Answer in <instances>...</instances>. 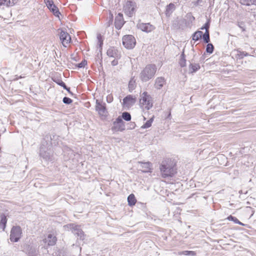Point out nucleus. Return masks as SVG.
<instances>
[{
	"instance_id": "11",
	"label": "nucleus",
	"mask_w": 256,
	"mask_h": 256,
	"mask_svg": "<svg viewBox=\"0 0 256 256\" xmlns=\"http://www.w3.org/2000/svg\"><path fill=\"white\" fill-rule=\"evenodd\" d=\"M136 100L135 96L128 95L123 99L122 105L125 108H130L135 104Z\"/></svg>"
},
{
	"instance_id": "28",
	"label": "nucleus",
	"mask_w": 256,
	"mask_h": 256,
	"mask_svg": "<svg viewBox=\"0 0 256 256\" xmlns=\"http://www.w3.org/2000/svg\"><path fill=\"white\" fill-rule=\"evenodd\" d=\"M136 86V80L134 78H132L130 80L128 83V88L130 91L134 90Z\"/></svg>"
},
{
	"instance_id": "9",
	"label": "nucleus",
	"mask_w": 256,
	"mask_h": 256,
	"mask_svg": "<svg viewBox=\"0 0 256 256\" xmlns=\"http://www.w3.org/2000/svg\"><path fill=\"white\" fill-rule=\"evenodd\" d=\"M136 4L130 1L127 2L124 6V11L128 16H130L134 12Z\"/></svg>"
},
{
	"instance_id": "10",
	"label": "nucleus",
	"mask_w": 256,
	"mask_h": 256,
	"mask_svg": "<svg viewBox=\"0 0 256 256\" xmlns=\"http://www.w3.org/2000/svg\"><path fill=\"white\" fill-rule=\"evenodd\" d=\"M60 38L62 45L64 47H66L67 45L71 42V37L70 34L62 30H60Z\"/></svg>"
},
{
	"instance_id": "31",
	"label": "nucleus",
	"mask_w": 256,
	"mask_h": 256,
	"mask_svg": "<svg viewBox=\"0 0 256 256\" xmlns=\"http://www.w3.org/2000/svg\"><path fill=\"white\" fill-rule=\"evenodd\" d=\"M122 119H124L126 121H130L131 120V116L128 112H124L120 116Z\"/></svg>"
},
{
	"instance_id": "14",
	"label": "nucleus",
	"mask_w": 256,
	"mask_h": 256,
	"mask_svg": "<svg viewBox=\"0 0 256 256\" xmlns=\"http://www.w3.org/2000/svg\"><path fill=\"white\" fill-rule=\"evenodd\" d=\"M72 233L77 237V241H82L85 238V234L82 230L78 226L75 229L74 231H72Z\"/></svg>"
},
{
	"instance_id": "23",
	"label": "nucleus",
	"mask_w": 256,
	"mask_h": 256,
	"mask_svg": "<svg viewBox=\"0 0 256 256\" xmlns=\"http://www.w3.org/2000/svg\"><path fill=\"white\" fill-rule=\"evenodd\" d=\"M15 2L14 0H0V6H11L14 5Z\"/></svg>"
},
{
	"instance_id": "33",
	"label": "nucleus",
	"mask_w": 256,
	"mask_h": 256,
	"mask_svg": "<svg viewBox=\"0 0 256 256\" xmlns=\"http://www.w3.org/2000/svg\"><path fill=\"white\" fill-rule=\"evenodd\" d=\"M214 51V46L212 44H208L206 48V52L207 53L211 54Z\"/></svg>"
},
{
	"instance_id": "7",
	"label": "nucleus",
	"mask_w": 256,
	"mask_h": 256,
	"mask_svg": "<svg viewBox=\"0 0 256 256\" xmlns=\"http://www.w3.org/2000/svg\"><path fill=\"white\" fill-rule=\"evenodd\" d=\"M138 167L142 173H151L152 172V164L150 162H138Z\"/></svg>"
},
{
	"instance_id": "36",
	"label": "nucleus",
	"mask_w": 256,
	"mask_h": 256,
	"mask_svg": "<svg viewBox=\"0 0 256 256\" xmlns=\"http://www.w3.org/2000/svg\"><path fill=\"white\" fill-rule=\"evenodd\" d=\"M227 219L228 220L233 221L235 224H236L237 222H238V218H235L234 216H228Z\"/></svg>"
},
{
	"instance_id": "4",
	"label": "nucleus",
	"mask_w": 256,
	"mask_h": 256,
	"mask_svg": "<svg viewBox=\"0 0 256 256\" xmlns=\"http://www.w3.org/2000/svg\"><path fill=\"white\" fill-rule=\"evenodd\" d=\"M126 130L124 122L120 116H118L112 122L111 130L113 133L124 132Z\"/></svg>"
},
{
	"instance_id": "12",
	"label": "nucleus",
	"mask_w": 256,
	"mask_h": 256,
	"mask_svg": "<svg viewBox=\"0 0 256 256\" xmlns=\"http://www.w3.org/2000/svg\"><path fill=\"white\" fill-rule=\"evenodd\" d=\"M96 110L101 117H106L107 115V111L106 107L102 104L98 100H96Z\"/></svg>"
},
{
	"instance_id": "27",
	"label": "nucleus",
	"mask_w": 256,
	"mask_h": 256,
	"mask_svg": "<svg viewBox=\"0 0 256 256\" xmlns=\"http://www.w3.org/2000/svg\"><path fill=\"white\" fill-rule=\"evenodd\" d=\"M175 6L173 4H170L166 6V14L167 16H170L172 12L174 10Z\"/></svg>"
},
{
	"instance_id": "3",
	"label": "nucleus",
	"mask_w": 256,
	"mask_h": 256,
	"mask_svg": "<svg viewBox=\"0 0 256 256\" xmlns=\"http://www.w3.org/2000/svg\"><path fill=\"white\" fill-rule=\"evenodd\" d=\"M156 72V68L152 65L147 66L140 74V78L144 82H146L152 78Z\"/></svg>"
},
{
	"instance_id": "34",
	"label": "nucleus",
	"mask_w": 256,
	"mask_h": 256,
	"mask_svg": "<svg viewBox=\"0 0 256 256\" xmlns=\"http://www.w3.org/2000/svg\"><path fill=\"white\" fill-rule=\"evenodd\" d=\"M87 64V62L86 60H83L80 63L78 64H76L79 68H84Z\"/></svg>"
},
{
	"instance_id": "32",
	"label": "nucleus",
	"mask_w": 256,
	"mask_h": 256,
	"mask_svg": "<svg viewBox=\"0 0 256 256\" xmlns=\"http://www.w3.org/2000/svg\"><path fill=\"white\" fill-rule=\"evenodd\" d=\"M202 38L206 43H208L210 42V36L208 31L206 30V32H205L204 34L202 36Z\"/></svg>"
},
{
	"instance_id": "19",
	"label": "nucleus",
	"mask_w": 256,
	"mask_h": 256,
	"mask_svg": "<svg viewBox=\"0 0 256 256\" xmlns=\"http://www.w3.org/2000/svg\"><path fill=\"white\" fill-rule=\"evenodd\" d=\"M0 228H1L2 230H4L7 222V218L4 215L0 216Z\"/></svg>"
},
{
	"instance_id": "15",
	"label": "nucleus",
	"mask_w": 256,
	"mask_h": 256,
	"mask_svg": "<svg viewBox=\"0 0 256 256\" xmlns=\"http://www.w3.org/2000/svg\"><path fill=\"white\" fill-rule=\"evenodd\" d=\"M107 54L109 57L114 58L116 59L120 58V54L118 50L114 48H110L107 51Z\"/></svg>"
},
{
	"instance_id": "29",
	"label": "nucleus",
	"mask_w": 256,
	"mask_h": 256,
	"mask_svg": "<svg viewBox=\"0 0 256 256\" xmlns=\"http://www.w3.org/2000/svg\"><path fill=\"white\" fill-rule=\"evenodd\" d=\"M179 255H185L188 256H195L196 252L194 251L184 250L178 253Z\"/></svg>"
},
{
	"instance_id": "35",
	"label": "nucleus",
	"mask_w": 256,
	"mask_h": 256,
	"mask_svg": "<svg viewBox=\"0 0 256 256\" xmlns=\"http://www.w3.org/2000/svg\"><path fill=\"white\" fill-rule=\"evenodd\" d=\"M106 102L108 103H110L113 100V96L112 94H108L106 98Z\"/></svg>"
},
{
	"instance_id": "42",
	"label": "nucleus",
	"mask_w": 256,
	"mask_h": 256,
	"mask_svg": "<svg viewBox=\"0 0 256 256\" xmlns=\"http://www.w3.org/2000/svg\"><path fill=\"white\" fill-rule=\"evenodd\" d=\"M61 86H62L65 89H66L68 91H69V88H67L66 87V84H64V83L63 82H61L60 84Z\"/></svg>"
},
{
	"instance_id": "18",
	"label": "nucleus",
	"mask_w": 256,
	"mask_h": 256,
	"mask_svg": "<svg viewBox=\"0 0 256 256\" xmlns=\"http://www.w3.org/2000/svg\"><path fill=\"white\" fill-rule=\"evenodd\" d=\"M128 204L129 206H134L135 205L136 202V200L134 194H130L127 198Z\"/></svg>"
},
{
	"instance_id": "43",
	"label": "nucleus",
	"mask_w": 256,
	"mask_h": 256,
	"mask_svg": "<svg viewBox=\"0 0 256 256\" xmlns=\"http://www.w3.org/2000/svg\"><path fill=\"white\" fill-rule=\"evenodd\" d=\"M236 224H240V225H242V226H244V224H242V222H240L239 220H238V222H237Z\"/></svg>"
},
{
	"instance_id": "1",
	"label": "nucleus",
	"mask_w": 256,
	"mask_h": 256,
	"mask_svg": "<svg viewBox=\"0 0 256 256\" xmlns=\"http://www.w3.org/2000/svg\"><path fill=\"white\" fill-rule=\"evenodd\" d=\"M160 170L164 178L172 176L176 173L175 164L170 159H166L162 162Z\"/></svg>"
},
{
	"instance_id": "16",
	"label": "nucleus",
	"mask_w": 256,
	"mask_h": 256,
	"mask_svg": "<svg viewBox=\"0 0 256 256\" xmlns=\"http://www.w3.org/2000/svg\"><path fill=\"white\" fill-rule=\"evenodd\" d=\"M166 84V80L162 77L157 78L155 80L154 88L157 90L161 89Z\"/></svg>"
},
{
	"instance_id": "40",
	"label": "nucleus",
	"mask_w": 256,
	"mask_h": 256,
	"mask_svg": "<svg viewBox=\"0 0 256 256\" xmlns=\"http://www.w3.org/2000/svg\"><path fill=\"white\" fill-rule=\"evenodd\" d=\"M97 39H98V42L100 44V46H101V45L102 44V36L100 34L98 35Z\"/></svg>"
},
{
	"instance_id": "8",
	"label": "nucleus",
	"mask_w": 256,
	"mask_h": 256,
	"mask_svg": "<svg viewBox=\"0 0 256 256\" xmlns=\"http://www.w3.org/2000/svg\"><path fill=\"white\" fill-rule=\"evenodd\" d=\"M42 240L46 245L53 246L56 244L57 238L54 233H49L45 236Z\"/></svg>"
},
{
	"instance_id": "2",
	"label": "nucleus",
	"mask_w": 256,
	"mask_h": 256,
	"mask_svg": "<svg viewBox=\"0 0 256 256\" xmlns=\"http://www.w3.org/2000/svg\"><path fill=\"white\" fill-rule=\"evenodd\" d=\"M138 106L142 112L148 110L153 107V101L152 96L146 92L140 94Z\"/></svg>"
},
{
	"instance_id": "20",
	"label": "nucleus",
	"mask_w": 256,
	"mask_h": 256,
	"mask_svg": "<svg viewBox=\"0 0 256 256\" xmlns=\"http://www.w3.org/2000/svg\"><path fill=\"white\" fill-rule=\"evenodd\" d=\"M50 8H48L50 12H52L53 14L56 17L59 18L60 15V12L58 8L54 4H52L50 5Z\"/></svg>"
},
{
	"instance_id": "6",
	"label": "nucleus",
	"mask_w": 256,
	"mask_h": 256,
	"mask_svg": "<svg viewBox=\"0 0 256 256\" xmlns=\"http://www.w3.org/2000/svg\"><path fill=\"white\" fill-rule=\"evenodd\" d=\"M122 44L128 50L132 49L136 46V40L132 35H126L122 38Z\"/></svg>"
},
{
	"instance_id": "5",
	"label": "nucleus",
	"mask_w": 256,
	"mask_h": 256,
	"mask_svg": "<svg viewBox=\"0 0 256 256\" xmlns=\"http://www.w3.org/2000/svg\"><path fill=\"white\" fill-rule=\"evenodd\" d=\"M22 230L20 226H13L10 230V239L12 242H18L22 238Z\"/></svg>"
},
{
	"instance_id": "21",
	"label": "nucleus",
	"mask_w": 256,
	"mask_h": 256,
	"mask_svg": "<svg viewBox=\"0 0 256 256\" xmlns=\"http://www.w3.org/2000/svg\"><path fill=\"white\" fill-rule=\"evenodd\" d=\"M78 226V225H76L74 224H70L64 226H63V228L65 231L71 230L72 232V231H74L75 229L77 228Z\"/></svg>"
},
{
	"instance_id": "39",
	"label": "nucleus",
	"mask_w": 256,
	"mask_h": 256,
	"mask_svg": "<svg viewBox=\"0 0 256 256\" xmlns=\"http://www.w3.org/2000/svg\"><path fill=\"white\" fill-rule=\"evenodd\" d=\"M209 28V24H208V22H207L206 23L204 24V25L201 28V30H204V29L206 30V32L207 31H208V29Z\"/></svg>"
},
{
	"instance_id": "24",
	"label": "nucleus",
	"mask_w": 256,
	"mask_h": 256,
	"mask_svg": "<svg viewBox=\"0 0 256 256\" xmlns=\"http://www.w3.org/2000/svg\"><path fill=\"white\" fill-rule=\"evenodd\" d=\"M234 52H236V54L235 55V56L236 58L237 59H242L243 58L244 56H248V53L245 52H240L236 50H234Z\"/></svg>"
},
{
	"instance_id": "22",
	"label": "nucleus",
	"mask_w": 256,
	"mask_h": 256,
	"mask_svg": "<svg viewBox=\"0 0 256 256\" xmlns=\"http://www.w3.org/2000/svg\"><path fill=\"white\" fill-rule=\"evenodd\" d=\"M154 116H153L149 120L146 122L142 126H141L142 129H146L150 128L154 122Z\"/></svg>"
},
{
	"instance_id": "38",
	"label": "nucleus",
	"mask_w": 256,
	"mask_h": 256,
	"mask_svg": "<svg viewBox=\"0 0 256 256\" xmlns=\"http://www.w3.org/2000/svg\"><path fill=\"white\" fill-rule=\"evenodd\" d=\"M48 8H50L51 6L54 4L52 0H44Z\"/></svg>"
},
{
	"instance_id": "30",
	"label": "nucleus",
	"mask_w": 256,
	"mask_h": 256,
	"mask_svg": "<svg viewBox=\"0 0 256 256\" xmlns=\"http://www.w3.org/2000/svg\"><path fill=\"white\" fill-rule=\"evenodd\" d=\"M202 32L197 31L195 32L192 35V40L194 41L198 40L202 36Z\"/></svg>"
},
{
	"instance_id": "17",
	"label": "nucleus",
	"mask_w": 256,
	"mask_h": 256,
	"mask_svg": "<svg viewBox=\"0 0 256 256\" xmlns=\"http://www.w3.org/2000/svg\"><path fill=\"white\" fill-rule=\"evenodd\" d=\"M124 24L122 14H119L115 20V26L117 29H120Z\"/></svg>"
},
{
	"instance_id": "44",
	"label": "nucleus",
	"mask_w": 256,
	"mask_h": 256,
	"mask_svg": "<svg viewBox=\"0 0 256 256\" xmlns=\"http://www.w3.org/2000/svg\"><path fill=\"white\" fill-rule=\"evenodd\" d=\"M143 119L144 120H146V118L144 116H143Z\"/></svg>"
},
{
	"instance_id": "13",
	"label": "nucleus",
	"mask_w": 256,
	"mask_h": 256,
	"mask_svg": "<svg viewBox=\"0 0 256 256\" xmlns=\"http://www.w3.org/2000/svg\"><path fill=\"white\" fill-rule=\"evenodd\" d=\"M137 26L142 31L146 32H150L154 29V26L149 23H139L138 24Z\"/></svg>"
},
{
	"instance_id": "25",
	"label": "nucleus",
	"mask_w": 256,
	"mask_h": 256,
	"mask_svg": "<svg viewBox=\"0 0 256 256\" xmlns=\"http://www.w3.org/2000/svg\"><path fill=\"white\" fill-rule=\"evenodd\" d=\"M240 3L247 6L256 5V0H240Z\"/></svg>"
},
{
	"instance_id": "41",
	"label": "nucleus",
	"mask_w": 256,
	"mask_h": 256,
	"mask_svg": "<svg viewBox=\"0 0 256 256\" xmlns=\"http://www.w3.org/2000/svg\"><path fill=\"white\" fill-rule=\"evenodd\" d=\"M118 59H116V58H115L114 60H112V61L111 62V64H112V66H116V65L118 64Z\"/></svg>"
},
{
	"instance_id": "37",
	"label": "nucleus",
	"mask_w": 256,
	"mask_h": 256,
	"mask_svg": "<svg viewBox=\"0 0 256 256\" xmlns=\"http://www.w3.org/2000/svg\"><path fill=\"white\" fill-rule=\"evenodd\" d=\"M63 102L66 104H70L72 102V100L68 98L64 97L63 98Z\"/></svg>"
},
{
	"instance_id": "45",
	"label": "nucleus",
	"mask_w": 256,
	"mask_h": 256,
	"mask_svg": "<svg viewBox=\"0 0 256 256\" xmlns=\"http://www.w3.org/2000/svg\"><path fill=\"white\" fill-rule=\"evenodd\" d=\"M72 58L74 60L76 61V60L74 58Z\"/></svg>"
},
{
	"instance_id": "26",
	"label": "nucleus",
	"mask_w": 256,
	"mask_h": 256,
	"mask_svg": "<svg viewBox=\"0 0 256 256\" xmlns=\"http://www.w3.org/2000/svg\"><path fill=\"white\" fill-rule=\"evenodd\" d=\"M200 68V66L198 64H190L189 66V70L191 73H194Z\"/></svg>"
}]
</instances>
